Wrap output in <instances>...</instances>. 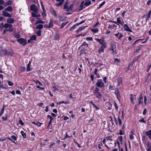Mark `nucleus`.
Instances as JSON below:
<instances>
[{
  "instance_id": "53",
  "label": "nucleus",
  "mask_w": 151,
  "mask_h": 151,
  "mask_svg": "<svg viewBox=\"0 0 151 151\" xmlns=\"http://www.w3.org/2000/svg\"><path fill=\"white\" fill-rule=\"evenodd\" d=\"M42 14L43 17H44V16L46 17L47 16V14H46L45 10V11H43Z\"/></svg>"
},
{
  "instance_id": "34",
  "label": "nucleus",
  "mask_w": 151,
  "mask_h": 151,
  "mask_svg": "<svg viewBox=\"0 0 151 151\" xmlns=\"http://www.w3.org/2000/svg\"><path fill=\"white\" fill-rule=\"evenodd\" d=\"M97 71H98V69L97 68H95L94 73L95 75H97V78H99L100 76L97 73Z\"/></svg>"
},
{
  "instance_id": "21",
  "label": "nucleus",
  "mask_w": 151,
  "mask_h": 151,
  "mask_svg": "<svg viewBox=\"0 0 151 151\" xmlns=\"http://www.w3.org/2000/svg\"><path fill=\"white\" fill-rule=\"evenodd\" d=\"M0 87L1 88L5 89H7L8 88L7 85L5 84L0 85Z\"/></svg>"
},
{
  "instance_id": "56",
  "label": "nucleus",
  "mask_w": 151,
  "mask_h": 151,
  "mask_svg": "<svg viewBox=\"0 0 151 151\" xmlns=\"http://www.w3.org/2000/svg\"><path fill=\"white\" fill-rule=\"evenodd\" d=\"M13 53V52L12 51L11 52H9V51H7V55H12Z\"/></svg>"
},
{
  "instance_id": "18",
  "label": "nucleus",
  "mask_w": 151,
  "mask_h": 151,
  "mask_svg": "<svg viewBox=\"0 0 151 151\" xmlns=\"http://www.w3.org/2000/svg\"><path fill=\"white\" fill-rule=\"evenodd\" d=\"M146 134L150 139H151V130L146 131Z\"/></svg>"
},
{
  "instance_id": "22",
  "label": "nucleus",
  "mask_w": 151,
  "mask_h": 151,
  "mask_svg": "<svg viewBox=\"0 0 151 151\" xmlns=\"http://www.w3.org/2000/svg\"><path fill=\"white\" fill-rule=\"evenodd\" d=\"M135 95H134V96H132V94L130 95V98L131 101L133 103H134V101L136 100V98L135 97Z\"/></svg>"
},
{
  "instance_id": "16",
  "label": "nucleus",
  "mask_w": 151,
  "mask_h": 151,
  "mask_svg": "<svg viewBox=\"0 0 151 151\" xmlns=\"http://www.w3.org/2000/svg\"><path fill=\"white\" fill-rule=\"evenodd\" d=\"M142 94H141L139 97V99H138L139 105L140 104L142 103L143 102V99L142 98Z\"/></svg>"
},
{
  "instance_id": "23",
  "label": "nucleus",
  "mask_w": 151,
  "mask_h": 151,
  "mask_svg": "<svg viewBox=\"0 0 151 151\" xmlns=\"http://www.w3.org/2000/svg\"><path fill=\"white\" fill-rule=\"evenodd\" d=\"M51 14L53 15L55 17H56L57 15L56 12L54 10L51 9L50 11Z\"/></svg>"
},
{
  "instance_id": "14",
  "label": "nucleus",
  "mask_w": 151,
  "mask_h": 151,
  "mask_svg": "<svg viewBox=\"0 0 151 151\" xmlns=\"http://www.w3.org/2000/svg\"><path fill=\"white\" fill-rule=\"evenodd\" d=\"M12 8L11 6H9L8 7L6 8L4 10V11L7 12H11L12 11Z\"/></svg>"
},
{
  "instance_id": "41",
  "label": "nucleus",
  "mask_w": 151,
  "mask_h": 151,
  "mask_svg": "<svg viewBox=\"0 0 151 151\" xmlns=\"http://www.w3.org/2000/svg\"><path fill=\"white\" fill-rule=\"evenodd\" d=\"M41 31L40 30H37L36 32V34L37 36H40L41 35Z\"/></svg>"
},
{
  "instance_id": "58",
  "label": "nucleus",
  "mask_w": 151,
  "mask_h": 151,
  "mask_svg": "<svg viewBox=\"0 0 151 151\" xmlns=\"http://www.w3.org/2000/svg\"><path fill=\"white\" fill-rule=\"evenodd\" d=\"M42 124V123H41L39 122H38L36 123V125L38 127H40L41 125Z\"/></svg>"
},
{
  "instance_id": "3",
  "label": "nucleus",
  "mask_w": 151,
  "mask_h": 151,
  "mask_svg": "<svg viewBox=\"0 0 151 151\" xmlns=\"http://www.w3.org/2000/svg\"><path fill=\"white\" fill-rule=\"evenodd\" d=\"M30 10L33 11L35 13H37L38 12L37 7L35 4H33L30 6Z\"/></svg>"
},
{
  "instance_id": "40",
  "label": "nucleus",
  "mask_w": 151,
  "mask_h": 151,
  "mask_svg": "<svg viewBox=\"0 0 151 151\" xmlns=\"http://www.w3.org/2000/svg\"><path fill=\"white\" fill-rule=\"evenodd\" d=\"M86 40L88 41H92L93 39L91 37H88L86 38Z\"/></svg>"
},
{
  "instance_id": "57",
  "label": "nucleus",
  "mask_w": 151,
  "mask_h": 151,
  "mask_svg": "<svg viewBox=\"0 0 151 151\" xmlns=\"http://www.w3.org/2000/svg\"><path fill=\"white\" fill-rule=\"evenodd\" d=\"M8 29L9 31V32H12L14 30V29H13V28H9Z\"/></svg>"
},
{
  "instance_id": "62",
  "label": "nucleus",
  "mask_w": 151,
  "mask_h": 151,
  "mask_svg": "<svg viewBox=\"0 0 151 151\" xmlns=\"http://www.w3.org/2000/svg\"><path fill=\"white\" fill-rule=\"evenodd\" d=\"M119 36H118V39H121L122 37H123V35L122 34V33H120Z\"/></svg>"
},
{
  "instance_id": "26",
  "label": "nucleus",
  "mask_w": 151,
  "mask_h": 151,
  "mask_svg": "<svg viewBox=\"0 0 151 151\" xmlns=\"http://www.w3.org/2000/svg\"><path fill=\"white\" fill-rule=\"evenodd\" d=\"M12 3V1L10 0H9L7 2L5 3L4 6L5 7L10 5Z\"/></svg>"
},
{
  "instance_id": "24",
  "label": "nucleus",
  "mask_w": 151,
  "mask_h": 151,
  "mask_svg": "<svg viewBox=\"0 0 151 151\" xmlns=\"http://www.w3.org/2000/svg\"><path fill=\"white\" fill-rule=\"evenodd\" d=\"M43 28V25L41 24H39L37 25L36 28L37 29H41Z\"/></svg>"
},
{
  "instance_id": "7",
  "label": "nucleus",
  "mask_w": 151,
  "mask_h": 151,
  "mask_svg": "<svg viewBox=\"0 0 151 151\" xmlns=\"http://www.w3.org/2000/svg\"><path fill=\"white\" fill-rule=\"evenodd\" d=\"M2 13L3 15L5 17H12V15L7 12L6 11L4 10L2 12Z\"/></svg>"
},
{
  "instance_id": "59",
  "label": "nucleus",
  "mask_w": 151,
  "mask_h": 151,
  "mask_svg": "<svg viewBox=\"0 0 151 151\" xmlns=\"http://www.w3.org/2000/svg\"><path fill=\"white\" fill-rule=\"evenodd\" d=\"M3 53V55H7V52L5 51V50H4L2 51Z\"/></svg>"
},
{
  "instance_id": "10",
  "label": "nucleus",
  "mask_w": 151,
  "mask_h": 151,
  "mask_svg": "<svg viewBox=\"0 0 151 151\" xmlns=\"http://www.w3.org/2000/svg\"><path fill=\"white\" fill-rule=\"evenodd\" d=\"M123 27L124 29L126 31L130 32H132V31L129 28V27L127 25V24H124Z\"/></svg>"
},
{
  "instance_id": "38",
  "label": "nucleus",
  "mask_w": 151,
  "mask_h": 151,
  "mask_svg": "<svg viewBox=\"0 0 151 151\" xmlns=\"http://www.w3.org/2000/svg\"><path fill=\"white\" fill-rule=\"evenodd\" d=\"M20 69L21 72H23L25 70V68L24 67L21 66L20 68Z\"/></svg>"
},
{
  "instance_id": "2",
  "label": "nucleus",
  "mask_w": 151,
  "mask_h": 151,
  "mask_svg": "<svg viewBox=\"0 0 151 151\" xmlns=\"http://www.w3.org/2000/svg\"><path fill=\"white\" fill-rule=\"evenodd\" d=\"M116 45L115 44H112L111 45V47L110 48L112 52L111 53V54L114 55L116 54Z\"/></svg>"
},
{
  "instance_id": "55",
  "label": "nucleus",
  "mask_w": 151,
  "mask_h": 151,
  "mask_svg": "<svg viewBox=\"0 0 151 151\" xmlns=\"http://www.w3.org/2000/svg\"><path fill=\"white\" fill-rule=\"evenodd\" d=\"M47 117L50 118V121H52L53 119V118L50 115H48L47 116Z\"/></svg>"
},
{
  "instance_id": "13",
  "label": "nucleus",
  "mask_w": 151,
  "mask_h": 151,
  "mask_svg": "<svg viewBox=\"0 0 151 151\" xmlns=\"http://www.w3.org/2000/svg\"><path fill=\"white\" fill-rule=\"evenodd\" d=\"M94 94L99 99H101L102 98L101 95L99 92L94 93Z\"/></svg>"
},
{
  "instance_id": "52",
  "label": "nucleus",
  "mask_w": 151,
  "mask_h": 151,
  "mask_svg": "<svg viewBox=\"0 0 151 151\" xmlns=\"http://www.w3.org/2000/svg\"><path fill=\"white\" fill-rule=\"evenodd\" d=\"M8 84L9 86H13L14 85V83H13L12 82L10 81H8Z\"/></svg>"
},
{
  "instance_id": "39",
  "label": "nucleus",
  "mask_w": 151,
  "mask_h": 151,
  "mask_svg": "<svg viewBox=\"0 0 151 151\" xmlns=\"http://www.w3.org/2000/svg\"><path fill=\"white\" fill-rule=\"evenodd\" d=\"M91 31L94 33H96L99 31V30L98 29H91Z\"/></svg>"
},
{
  "instance_id": "11",
  "label": "nucleus",
  "mask_w": 151,
  "mask_h": 151,
  "mask_svg": "<svg viewBox=\"0 0 151 151\" xmlns=\"http://www.w3.org/2000/svg\"><path fill=\"white\" fill-rule=\"evenodd\" d=\"M14 21V20L13 18H8L7 19V22L8 23L12 24L13 23Z\"/></svg>"
},
{
  "instance_id": "48",
  "label": "nucleus",
  "mask_w": 151,
  "mask_h": 151,
  "mask_svg": "<svg viewBox=\"0 0 151 151\" xmlns=\"http://www.w3.org/2000/svg\"><path fill=\"white\" fill-rule=\"evenodd\" d=\"M2 119L4 121H6L7 120V115H6L5 117L2 116Z\"/></svg>"
},
{
  "instance_id": "28",
  "label": "nucleus",
  "mask_w": 151,
  "mask_h": 151,
  "mask_svg": "<svg viewBox=\"0 0 151 151\" xmlns=\"http://www.w3.org/2000/svg\"><path fill=\"white\" fill-rule=\"evenodd\" d=\"M84 1H82L81 4V5L80 6V9L79 10V11L83 9V6H84Z\"/></svg>"
},
{
  "instance_id": "32",
  "label": "nucleus",
  "mask_w": 151,
  "mask_h": 151,
  "mask_svg": "<svg viewBox=\"0 0 151 151\" xmlns=\"http://www.w3.org/2000/svg\"><path fill=\"white\" fill-rule=\"evenodd\" d=\"M68 23V22H63L62 23L61 27L60 28L62 29Z\"/></svg>"
},
{
  "instance_id": "8",
  "label": "nucleus",
  "mask_w": 151,
  "mask_h": 151,
  "mask_svg": "<svg viewBox=\"0 0 151 151\" xmlns=\"http://www.w3.org/2000/svg\"><path fill=\"white\" fill-rule=\"evenodd\" d=\"M117 25H119V24H120L122 25H123L124 24V22L123 21H122L119 17L117 18Z\"/></svg>"
},
{
  "instance_id": "6",
  "label": "nucleus",
  "mask_w": 151,
  "mask_h": 151,
  "mask_svg": "<svg viewBox=\"0 0 151 151\" xmlns=\"http://www.w3.org/2000/svg\"><path fill=\"white\" fill-rule=\"evenodd\" d=\"M106 47V46H101L98 50V53L99 54L104 52V49Z\"/></svg>"
},
{
  "instance_id": "36",
  "label": "nucleus",
  "mask_w": 151,
  "mask_h": 151,
  "mask_svg": "<svg viewBox=\"0 0 151 151\" xmlns=\"http://www.w3.org/2000/svg\"><path fill=\"white\" fill-rule=\"evenodd\" d=\"M99 89L98 88H96L93 91V93H96L99 92Z\"/></svg>"
},
{
  "instance_id": "25",
  "label": "nucleus",
  "mask_w": 151,
  "mask_h": 151,
  "mask_svg": "<svg viewBox=\"0 0 151 151\" xmlns=\"http://www.w3.org/2000/svg\"><path fill=\"white\" fill-rule=\"evenodd\" d=\"M91 4V1H88V0H86V2L84 5L86 6H88L89 5Z\"/></svg>"
},
{
  "instance_id": "42",
  "label": "nucleus",
  "mask_w": 151,
  "mask_h": 151,
  "mask_svg": "<svg viewBox=\"0 0 151 151\" xmlns=\"http://www.w3.org/2000/svg\"><path fill=\"white\" fill-rule=\"evenodd\" d=\"M109 118H110V119H111L110 122H111V124H112V126H113V125H114V127L115 126V125H114V124L113 121V120L111 116H110L109 117Z\"/></svg>"
},
{
  "instance_id": "61",
  "label": "nucleus",
  "mask_w": 151,
  "mask_h": 151,
  "mask_svg": "<svg viewBox=\"0 0 151 151\" xmlns=\"http://www.w3.org/2000/svg\"><path fill=\"white\" fill-rule=\"evenodd\" d=\"M19 123L21 124V125H23L24 124V123L23 122L21 119H20L19 121Z\"/></svg>"
},
{
  "instance_id": "45",
  "label": "nucleus",
  "mask_w": 151,
  "mask_h": 151,
  "mask_svg": "<svg viewBox=\"0 0 151 151\" xmlns=\"http://www.w3.org/2000/svg\"><path fill=\"white\" fill-rule=\"evenodd\" d=\"M105 3V1L103 2L101 4L99 5V7L98 9H99L101 8V6H102Z\"/></svg>"
},
{
  "instance_id": "51",
  "label": "nucleus",
  "mask_w": 151,
  "mask_h": 151,
  "mask_svg": "<svg viewBox=\"0 0 151 151\" xmlns=\"http://www.w3.org/2000/svg\"><path fill=\"white\" fill-rule=\"evenodd\" d=\"M118 121L119 123V125H121L122 122L121 120L120 119V118L119 117H118Z\"/></svg>"
},
{
  "instance_id": "37",
  "label": "nucleus",
  "mask_w": 151,
  "mask_h": 151,
  "mask_svg": "<svg viewBox=\"0 0 151 151\" xmlns=\"http://www.w3.org/2000/svg\"><path fill=\"white\" fill-rule=\"evenodd\" d=\"M30 38L31 40H35L36 39V36L35 35H34L32 36Z\"/></svg>"
},
{
  "instance_id": "64",
  "label": "nucleus",
  "mask_w": 151,
  "mask_h": 151,
  "mask_svg": "<svg viewBox=\"0 0 151 151\" xmlns=\"http://www.w3.org/2000/svg\"><path fill=\"white\" fill-rule=\"evenodd\" d=\"M93 106L97 110H98L99 109V108L95 104H93Z\"/></svg>"
},
{
  "instance_id": "19",
  "label": "nucleus",
  "mask_w": 151,
  "mask_h": 151,
  "mask_svg": "<svg viewBox=\"0 0 151 151\" xmlns=\"http://www.w3.org/2000/svg\"><path fill=\"white\" fill-rule=\"evenodd\" d=\"M73 5L71 4L69 6V7L67 9V11L68 12H69L70 11H71L73 10Z\"/></svg>"
},
{
  "instance_id": "20",
  "label": "nucleus",
  "mask_w": 151,
  "mask_h": 151,
  "mask_svg": "<svg viewBox=\"0 0 151 151\" xmlns=\"http://www.w3.org/2000/svg\"><path fill=\"white\" fill-rule=\"evenodd\" d=\"M31 63V62H29L27 66V70L28 72L32 70L31 68H30Z\"/></svg>"
},
{
  "instance_id": "30",
  "label": "nucleus",
  "mask_w": 151,
  "mask_h": 151,
  "mask_svg": "<svg viewBox=\"0 0 151 151\" xmlns=\"http://www.w3.org/2000/svg\"><path fill=\"white\" fill-rule=\"evenodd\" d=\"M39 23L44 24L45 22H44L42 20H38L36 21L35 23V24L36 25L38 24H39Z\"/></svg>"
},
{
  "instance_id": "63",
  "label": "nucleus",
  "mask_w": 151,
  "mask_h": 151,
  "mask_svg": "<svg viewBox=\"0 0 151 151\" xmlns=\"http://www.w3.org/2000/svg\"><path fill=\"white\" fill-rule=\"evenodd\" d=\"M8 31H9L8 29H7L6 28V29H4V31L3 34L4 35L6 34V32H7Z\"/></svg>"
},
{
  "instance_id": "44",
  "label": "nucleus",
  "mask_w": 151,
  "mask_h": 151,
  "mask_svg": "<svg viewBox=\"0 0 151 151\" xmlns=\"http://www.w3.org/2000/svg\"><path fill=\"white\" fill-rule=\"evenodd\" d=\"M68 2L65 3V4L64 5V9H66L68 6Z\"/></svg>"
},
{
  "instance_id": "31",
  "label": "nucleus",
  "mask_w": 151,
  "mask_h": 151,
  "mask_svg": "<svg viewBox=\"0 0 151 151\" xmlns=\"http://www.w3.org/2000/svg\"><path fill=\"white\" fill-rule=\"evenodd\" d=\"M86 49L83 48L82 49H81V50L80 52H81V54H82L83 53H85V54H86Z\"/></svg>"
},
{
  "instance_id": "35",
  "label": "nucleus",
  "mask_w": 151,
  "mask_h": 151,
  "mask_svg": "<svg viewBox=\"0 0 151 151\" xmlns=\"http://www.w3.org/2000/svg\"><path fill=\"white\" fill-rule=\"evenodd\" d=\"M21 134L22 136L24 138H26V135L24 133V132L23 131H22L21 132Z\"/></svg>"
},
{
  "instance_id": "46",
  "label": "nucleus",
  "mask_w": 151,
  "mask_h": 151,
  "mask_svg": "<svg viewBox=\"0 0 151 151\" xmlns=\"http://www.w3.org/2000/svg\"><path fill=\"white\" fill-rule=\"evenodd\" d=\"M9 23H5L3 26V27L7 29L9 28Z\"/></svg>"
},
{
  "instance_id": "47",
  "label": "nucleus",
  "mask_w": 151,
  "mask_h": 151,
  "mask_svg": "<svg viewBox=\"0 0 151 151\" xmlns=\"http://www.w3.org/2000/svg\"><path fill=\"white\" fill-rule=\"evenodd\" d=\"M115 62L120 63L121 61L120 59L116 58L114 60Z\"/></svg>"
},
{
  "instance_id": "15",
  "label": "nucleus",
  "mask_w": 151,
  "mask_h": 151,
  "mask_svg": "<svg viewBox=\"0 0 151 151\" xmlns=\"http://www.w3.org/2000/svg\"><path fill=\"white\" fill-rule=\"evenodd\" d=\"M83 46H85V47H89V43L87 42L84 41L82 44V45L80 47Z\"/></svg>"
},
{
  "instance_id": "29",
  "label": "nucleus",
  "mask_w": 151,
  "mask_h": 151,
  "mask_svg": "<svg viewBox=\"0 0 151 151\" xmlns=\"http://www.w3.org/2000/svg\"><path fill=\"white\" fill-rule=\"evenodd\" d=\"M14 35L17 38H19L21 37L20 35L17 33H14Z\"/></svg>"
},
{
  "instance_id": "4",
  "label": "nucleus",
  "mask_w": 151,
  "mask_h": 151,
  "mask_svg": "<svg viewBox=\"0 0 151 151\" xmlns=\"http://www.w3.org/2000/svg\"><path fill=\"white\" fill-rule=\"evenodd\" d=\"M104 84L102 81L101 80H98V81L96 83V85L99 87H102L104 86Z\"/></svg>"
},
{
  "instance_id": "17",
  "label": "nucleus",
  "mask_w": 151,
  "mask_h": 151,
  "mask_svg": "<svg viewBox=\"0 0 151 151\" xmlns=\"http://www.w3.org/2000/svg\"><path fill=\"white\" fill-rule=\"evenodd\" d=\"M58 19L60 21H64L65 20V18L62 15H59L58 17Z\"/></svg>"
},
{
  "instance_id": "27",
  "label": "nucleus",
  "mask_w": 151,
  "mask_h": 151,
  "mask_svg": "<svg viewBox=\"0 0 151 151\" xmlns=\"http://www.w3.org/2000/svg\"><path fill=\"white\" fill-rule=\"evenodd\" d=\"M5 107V106H4L2 108V109H1L0 112V117L2 115H3V114L4 113Z\"/></svg>"
},
{
  "instance_id": "49",
  "label": "nucleus",
  "mask_w": 151,
  "mask_h": 151,
  "mask_svg": "<svg viewBox=\"0 0 151 151\" xmlns=\"http://www.w3.org/2000/svg\"><path fill=\"white\" fill-rule=\"evenodd\" d=\"M111 137L110 136H107L106 137V139L107 140H109V141H112V139L111 138Z\"/></svg>"
},
{
  "instance_id": "12",
  "label": "nucleus",
  "mask_w": 151,
  "mask_h": 151,
  "mask_svg": "<svg viewBox=\"0 0 151 151\" xmlns=\"http://www.w3.org/2000/svg\"><path fill=\"white\" fill-rule=\"evenodd\" d=\"M53 20L52 19H51L50 20V22L49 24V25L48 28H50L52 27L53 25Z\"/></svg>"
},
{
  "instance_id": "33",
  "label": "nucleus",
  "mask_w": 151,
  "mask_h": 151,
  "mask_svg": "<svg viewBox=\"0 0 151 151\" xmlns=\"http://www.w3.org/2000/svg\"><path fill=\"white\" fill-rule=\"evenodd\" d=\"M141 46L140 45V46H138V47H137L136 48V50L134 52H138V51H139L140 50V49H141Z\"/></svg>"
},
{
  "instance_id": "1",
  "label": "nucleus",
  "mask_w": 151,
  "mask_h": 151,
  "mask_svg": "<svg viewBox=\"0 0 151 151\" xmlns=\"http://www.w3.org/2000/svg\"><path fill=\"white\" fill-rule=\"evenodd\" d=\"M17 41L21 44H22L23 45H25L27 44V40L23 38H21L17 40Z\"/></svg>"
},
{
  "instance_id": "5",
  "label": "nucleus",
  "mask_w": 151,
  "mask_h": 151,
  "mask_svg": "<svg viewBox=\"0 0 151 151\" xmlns=\"http://www.w3.org/2000/svg\"><path fill=\"white\" fill-rule=\"evenodd\" d=\"M95 40L98 41L101 46H106V42L103 39H96Z\"/></svg>"
},
{
  "instance_id": "43",
  "label": "nucleus",
  "mask_w": 151,
  "mask_h": 151,
  "mask_svg": "<svg viewBox=\"0 0 151 151\" xmlns=\"http://www.w3.org/2000/svg\"><path fill=\"white\" fill-rule=\"evenodd\" d=\"M11 138L12 139H13L14 141L17 140V138L14 135H12L11 136Z\"/></svg>"
},
{
  "instance_id": "60",
  "label": "nucleus",
  "mask_w": 151,
  "mask_h": 151,
  "mask_svg": "<svg viewBox=\"0 0 151 151\" xmlns=\"http://www.w3.org/2000/svg\"><path fill=\"white\" fill-rule=\"evenodd\" d=\"M32 16L33 17H38V16H37L34 13L32 12Z\"/></svg>"
},
{
  "instance_id": "9",
  "label": "nucleus",
  "mask_w": 151,
  "mask_h": 151,
  "mask_svg": "<svg viewBox=\"0 0 151 151\" xmlns=\"http://www.w3.org/2000/svg\"><path fill=\"white\" fill-rule=\"evenodd\" d=\"M65 0H56L58 2H60L59 3L55 4V5L57 6H61L63 4V2Z\"/></svg>"
},
{
  "instance_id": "50",
  "label": "nucleus",
  "mask_w": 151,
  "mask_h": 151,
  "mask_svg": "<svg viewBox=\"0 0 151 151\" xmlns=\"http://www.w3.org/2000/svg\"><path fill=\"white\" fill-rule=\"evenodd\" d=\"M114 105L115 107V109L116 111H117L118 107L116 102L114 103Z\"/></svg>"
},
{
  "instance_id": "54",
  "label": "nucleus",
  "mask_w": 151,
  "mask_h": 151,
  "mask_svg": "<svg viewBox=\"0 0 151 151\" xmlns=\"http://www.w3.org/2000/svg\"><path fill=\"white\" fill-rule=\"evenodd\" d=\"M139 122H142L145 123L146 122L143 118H142V119H140L139 120Z\"/></svg>"
}]
</instances>
